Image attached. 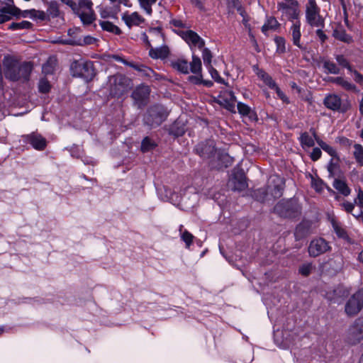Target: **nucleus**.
<instances>
[{
    "label": "nucleus",
    "instance_id": "1",
    "mask_svg": "<svg viewBox=\"0 0 363 363\" xmlns=\"http://www.w3.org/2000/svg\"><path fill=\"white\" fill-rule=\"evenodd\" d=\"M5 77L11 82L26 83L30 80L33 69V62L21 61L13 57L6 56L3 60Z\"/></svg>",
    "mask_w": 363,
    "mask_h": 363
},
{
    "label": "nucleus",
    "instance_id": "2",
    "mask_svg": "<svg viewBox=\"0 0 363 363\" xmlns=\"http://www.w3.org/2000/svg\"><path fill=\"white\" fill-rule=\"evenodd\" d=\"M170 111L164 105L155 104L149 106L143 115V122L150 128L159 127L169 116Z\"/></svg>",
    "mask_w": 363,
    "mask_h": 363
},
{
    "label": "nucleus",
    "instance_id": "3",
    "mask_svg": "<svg viewBox=\"0 0 363 363\" xmlns=\"http://www.w3.org/2000/svg\"><path fill=\"white\" fill-rule=\"evenodd\" d=\"M274 212L281 218H294L301 213V206L296 199L281 200L274 207Z\"/></svg>",
    "mask_w": 363,
    "mask_h": 363
},
{
    "label": "nucleus",
    "instance_id": "4",
    "mask_svg": "<svg viewBox=\"0 0 363 363\" xmlns=\"http://www.w3.org/2000/svg\"><path fill=\"white\" fill-rule=\"evenodd\" d=\"M71 69L74 76H77L85 79L86 82L91 81L96 72L91 61H74Z\"/></svg>",
    "mask_w": 363,
    "mask_h": 363
},
{
    "label": "nucleus",
    "instance_id": "5",
    "mask_svg": "<svg viewBox=\"0 0 363 363\" xmlns=\"http://www.w3.org/2000/svg\"><path fill=\"white\" fill-rule=\"evenodd\" d=\"M306 18L308 23L313 27H324V19L320 16V9L315 0H308L306 9Z\"/></svg>",
    "mask_w": 363,
    "mask_h": 363
},
{
    "label": "nucleus",
    "instance_id": "6",
    "mask_svg": "<svg viewBox=\"0 0 363 363\" xmlns=\"http://www.w3.org/2000/svg\"><path fill=\"white\" fill-rule=\"evenodd\" d=\"M363 308V289L357 290L347 301L345 306V313L354 316Z\"/></svg>",
    "mask_w": 363,
    "mask_h": 363
},
{
    "label": "nucleus",
    "instance_id": "7",
    "mask_svg": "<svg viewBox=\"0 0 363 363\" xmlns=\"http://www.w3.org/2000/svg\"><path fill=\"white\" fill-rule=\"evenodd\" d=\"M323 104L328 109L340 113L347 112L350 107L347 101H343L337 94L334 93L326 96Z\"/></svg>",
    "mask_w": 363,
    "mask_h": 363
},
{
    "label": "nucleus",
    "instance_id": "8",
    "mask_svg": "<svg viewBox=\"0 0 363 363\" xmlns=\"http://www.w3.org/2000/svg\"><path fill=\"white\" fill-rule=\"evenodd\" d=\"M332 247L325 239L323 238H313L309 243L308 252L311 257H317L331 250Z\"/></svg>",
    "mask_w": 363,
    "mask_h": 363
},
{
    "label": "nucleus",
    "instance_id": "9",
    "mask_svg": "<svg viewBox=\"0 0 363 363\" xmlns=\"http://www.w3.org/2000/svg\"><path fill=\"white\" fill-rule=\"evenodd\" d=\"M298 2L292 1L291 4L284 2H279L277 4V11L281 12V18L291 21L297 20L299 16V10L298 9Z\"/></svg>",
    "mask_w": 363,
    "mask_h": 363
},
{
    "label": "nucleus",
    "instance_id": "10",
    "mask_svg": "<svg viewBox=\"0 0 363 363\" xmlns=\"http://www.w3.org/2000/svg\"><path fill=\"white\" fill-rule=\"evenodd\" d=\"M108 85L111 91H127L130 88L131 80L122 74H116L108 77Z\"/></svg>",
    "mask_w": 363,
    "mask_h": 363
},
{
    "label": "nucleus",
    "instance_id": "11",
    "mask_svg": "<svg viewBox=\"0 0 363 363\" xmlns=\"http://www.w3.org/2000/svg\"><path fill=\"white\" fill-rule=\"evenodd\" d=\"M347 342L356 345L363 340V316L355 320L348 330Z\"/></svg>",
    "mask_w": 363,
    "mask_h": 363
},
{
    "label": "nucleus",
    "instance_id": "12",
    "mask_svg": "<svg viewBox=\"0 0 363 363\" xmlns=\"http://www.w3.org/2000/svg\"><path fill=\"white\" fill-rule=\"evenodd\" d=\"M213 101L231 113L236 112V98L233 95V92H219L217 96L213 97Z\"/></svg>",
    "mask_w": 363,
    "mask_h": 363
},
{
    "label": "nucleus",
    "instance_id": "13",
    "mask_svg": "<svg viewBox=\"0 0 363 363\" xmlns=\"http://www.w3.org/2000/svg\"><path fill=\"white\" fill-rule=\"evenodd\" d=\"M233 191H242L247 188L248 184L245 172L242 169L234 170L228 182Z\"/></svg>",
    "mask_w": 363,
    "mask_h": 363
},
{
    "label": "nucleus",
    "instance_id": "14",
    "mask_svg": "<svg viewBox=\"0 0 363 363\" xmlns=\"http://www.w3.org/2000/svg\"><path fill=\"white\" fill-rule=\"evenodd\" d=\"M196 153L203 159H209L215 155L216 144L213 140H206L199 143L194 149Z\"/></svg>",
    "mask_w": 363,
    "mask_h": 363
},
{
    "label": "nucleus",
    "instance_id": "15",
    "mask_svg": "<svg viewBox=\"0 0 363 363\" xmlns=\"http://www.w3.org/2000/svg\"><path fill=\"white\" fill-rule=\"evenodd\" d=\"M180 36L190 46L198 47L199 49L204 48L205 41L196 32L188 30L180 32Z\"/></svg>",
    "mask_w": 363,
    "mask_h": 363
},
{
    "label": "nucleus",
    "instance_id": "16",
    "mask_svg": "<svg viewBox=\"0 0 363 363\" xmlns=\"http://www.w3.org/2000/svg\"><path fill=\"white\" fill-rule=\"evenodd\" d=\"M23 138L26 143L30 144L37 150H43L47 146L46 139L39 133H32L23 135Z\"/></svg>",
    "mask_w": 363,
    "mask_h": 363
},
{
    "label": "nucleus",
    "instance_id": "17",
    "mask_svg": "<svg viewBox=\"0 0 363 363\" xmlns=\"http://www.w3.org/2000/svg\"><path fill=\"white\" fill-rule=\"evenodd\" d=\"M253 71L255 72L259 79L270 89L275 91H279L275 81L272 77L267 73L264 69H259L258 65H254L252 67Z\"/></svg>",
    "mask_w": 363,
    "mask_h": 363
},
{
    "label": "nucleus",
    "instance_id": "18",
    "mask_svg": "<svg viewBox=\"0 0 363 363\" xmlns=\"http://www.w3.org/2000/svg\"><path fill=\"white\" fill-rule=\"evenodd\" d=\"M22 92H0L4 98L6 99V101L4 102V107L6 106H20L23 104V99H20L22 97Z\"/></svg>",
    "mask_w": 363,
    "mask_h": 363
},
{
    "label": "nucleus",
    "instance_id": "19",
    "mask_svg": "<svg viewBox=\"0 0 363 363\" xmlns=\"http://www.w3.org/2000/svg\"><path fill=\"white\" fill-rule=\"evenodd\" d=\"M343 264V259L340 256H335L328 259L325 267L331 275H335L342 270Z\"/></svg>",
    "mask_w": 363,
    "mask_h": 363
},
{
    "label": "nucleus",
    "instance_id": "20",
    "mask_svg": "<svg viewBox=\"0 0 363 363\" xmlns=\"http://www.w3.org/2000/svg\"><path fill=\"white\" fill-rule=\"evenodd\" d=\"M312 222L310 220H302L296 227L294 232L296 240H300L311 233Z\"/></svg>",
    "mask_w": 363,
    "mask_h": 363
},
{
    "label": "nucleus",
    "instance_id": "21",
    "mask_svg": "<svg viewBox=\"0 0 363 363\" xmlns=\"http://www.w3.org/2000/svg\"><path fill=\"white\" fill-rule=\"evenodd\" d=\"M290 33L291 35V40L293 44L298 47L301 50H306V47L301 43V23L299 21L294 23L290 28Z\"/></svg>",
    "mask_w": 363,
    "mask_h": 363
},
{
    "label": "nucleus",
    "instance_id": "22",
    "mask_svg": "<svg viewBox=\"0 0 363 363\" xmlns=\"http://www.w3.org/2000/svg\"><path fill=\"white\" fill-rule=\"evenodd\" d=\"M273 185H267V188L269 189V195L276 199L280 198L283 195V191L284 189V182L277 178V181H273Z\"/></svg>",
    "mask_w": 363,
    "mask_h": 363
},
{
    "label": "nucleus",
    "instance_id": "23",
    "mask_svg": "<svg viewBox=\"0 0 363 363\" xmlns=\"http://www.w3.org/2000/svg\"><path fill=\"white\" fill-rule=\"evenodd\" d=\"M58 69L57 58L55 55L50 56L42 66V72L46 75H53Z\"/></svg>",
    "mask_w": 363,
    "mask_h": 363
},
{
    "label": "nucleus",
    "instance_id": "24",
    "mask_svg": "<svg viewBox=\"0 0 363 363\" xmlns=\"http://www.w3.org/2000/svg\"><path fill=\"white\" fill-rule=\"evenodd\" d=\"M122 20L130 28L133 26H139L145 21L138 12H133L131 14L124 13L122 16Z\"/></svg>",
    "mask_w": 363,
    "mask_h": 363
},
{
    "label": "nucleus",
    "instance_id": "25",
    "mask_svg": "<svg viewBox=\"0 0 363 363\" xmlns=\"http://www.w3.org/2000/svg\"><path fill=\"white\" fill-rule=\"evenodd\" d=\"M186 131L185 123L181 118H178L169 128L168 133L174 137L182 136Z\"/></svg>",
    "mask_w": 363,
    "mask_h": 363
},
{
    "label": "nucleus",
    "instance_id": "26",
    "mask_svg": "<svg viewBox=\"0 0 363 363\" xmlns=\"http://www.w3.org/2000/svg\"><path fill=\"white\" fill-rule=\"evenodd\" d=\"M150 92H132L131 97L138 108L145 106L150 99Z\"/></svg>",
    "mask_w": 363,
    "mask_h": 363
},
{
    "label": "nucleus",
    "instance_id": "27",
    "mask_svg": "<svg viewBox=\"0 0 363 363\" xmlns=\"http://www.w3.org/2000/svg\"><path fill=\"white\" fill-rule=\"evenodd\" d=\"M169 55V50L167 45H162L156 48L151 47L149 50V55L152 59H165Z\"/></svg>",
    "mask_w": 363,
    "mask_h": 363
},
{
    "label": "nucleus",
    "instance_id": "28",
    "mask_svg": "<svg viewBox=\"0 0 363 363\" xmlns=\"http://www.w3.org/2000/svg\"><path fill=\"white\" fill-rule=\"evenodd\" d=\"M237 108L238 113L242 116H247L251 121H255L257 119L256 113L247 105L242 102H238L237 104Z\"/></svg>",
    "mask_w": 363,
    "mask_h": 363
},
{
    "label": "nucleus",
    "instance_id": "29",
    "mask_svg": "<svg viewBox=\"0 0 363 363\" xmlns=\"http://www.w3.org/2000/svg\"><path fill=\"white\" fill-rule=\"evenodd\" d=\"M269 195L267 186L261 187L251 191V196L257 201L264 203Z\"/></svg>",
    "mask_w": 363,
    "mask_h": 363
},
{
    "label": "nucleus",
    "instance_id": "30",
    "mask_svg": "<svg viewBox=\"0 0 363 363\" xmlns=\"http://www.w3.org/2000/svg\"><path fill=\"white\" fill-rule=\"evenodd\" d=\"M333 37L344 43H350L352 41V37L348 35L342 27H337L333 30Z\"/></svg>",
    "mask_w": 363,
    "mask_h": 363
},
{
    "label": "nucleus",
    "instance_id": "31",
    "mask_svg": "<svg viewBox=\"0 0 363 363\" xmlns=\"http://www.w3.org/2000/svg\"><path fill=\"white\" fill-rule=\"evenodd\" d=\"M316 143L320 146V147L323 149L325 152H326L329 155H330L332 158H335L337 160V162L340 161V157L335 148L328 145L320 138H316Z\"/></svg>",
    "mask_w": 363,
    "mask_h": 363
},
{
    "label": "nucleus",
    "instance_id": "32",
    "mask_svg": "<svg viewBox=\"0 0 363 363\" xmlns=\"http://www.w3.org/2000/svg\"><path fill=\"white\" fill-rule=\"evenodd\" d=\"M333 187L345 196H348L351 192L346 182L340 179H335Z\"/></svg>",
    "mask_w": 363,
    "mask_h": 363
},
{
    "label": "nucleus",
    "instance_id": "33",
    "mask_svg": "<svg viewBox=\"0 0 363 363\" xmlns=\"http://www.w3.org/2000/svg\"><path fill=\"white\" fill-rule=\"evenodd\" d=\"M172 67L183 74L189 73V63L184 59H177L171 62Z\"/></svg>",
    "mask_w": 363,
    "mask_h": 363
},
{
    "label": "nucleus",
    "instance_id": "34",
    "mask_svg": "<svg viewBox=\"0 0 363 363\" xmlns=\"http://www.w3.org/2000/svg\"><path fill=\"white\" fill-rule=\"evenodd\" d=\"M189 69L192 73L195 74L201 73L202 64L199 57L195 55H192V60L189 65Z\"/></svg>",
    "mask_w": 363,
    "mask_h": 363
},
{
    "label": "nucleus",
    "instance_id": "35",
    "mask_svg": "<svg viewBox=\"0 0 363 363\" xmlns=\"http://www.w3.org/2000/svg\"><path fill=\"white\" fill-rule=\"evenodd\" d=\"M157 146L156 142L151 138L147 136L141 142L140 150L143 152H147L154 150Z\"/></svg>",
    "mask_w": 363,
    "mask_h": 363
},
{
    "label": "nucleus",
    "instance_id": "36",
    "mask_svg": "<svg viewBox=\"0 0 363 363\" xmlns=\"http://www.w3.org/2000/svg\"><path fill=\"white\" fill-rule=\"evenodd\" d=\"M100 26L104 30L114 33L116 35H120L122 33L121 30L117 26L108 21H100Z\"/></svg>",
    "mask_w": 363,
    "mask_h": 363
},
{
    "label": "nucleus",
    "instance_id": "37",
    "mask_svg": "<svg viewBox=\"0 0 363 363\" xmlns=\"http://www.w3.org/2000/svg\"><path fill=\"white\" fill-rule=\"evenodd\" d=\"M299 141L301 147L305 149L306 147H312L315 145L313 138L309 135L308 133L304 132L301 134Z\"/></svg>",
    "mask_w": 363,
    "mask_h": 363
},
{
    "label": "nucleus",
    "instance_id": "38",
    "mask_svg": "<svg viewBox=\"0 0 363 363\" xmlns=\"http://www.w3.org/2000/svg\"><path fill=\"white\" fill-rule=\"evenodd\" d=\"M76 13L79 16L84 24L89 25L95 20L94 13L92 10H89L87 11H79V13Z\"/></svg>",
    "mask_w": 363,
    "mask_h": 363
},
{
    "label": "nucleus",
    "instance_id": "39",
    "mask_svg": "<svg viewBox=\"0 0 363 363\" xmlns=\"http://www.w3.org/2000/svg\"><path fill=\"white\" fill-rule=\"evenodd\" d=\"M353 147L354 158L359 165L363 166V146L360 144L355 143L353 145Z\"/></svg>",
    "mask_w": 363,
    "mask_h": 363
},
{
    "label": "nucleus",
    "instance_id": "40",
    "mask_svg": "<svg viewBox=\"0 0 363 363\" xmlns=\"http://www.w3.org/2000/svg\"><path fill=\"white\" fill-rule=\"evenodd\" d=\"M96 42V38H94L90 35H87L83 38L82 42H81V41L76 42L75 40H65L63 42V43L67 44V45H92V44L95 43Z\"/></svg>",
    "mask_w": 363,
    "mask_h": 363
},
{
    "label": "nucleus",
    "instance_id": "41",
    "mask_svg": "<svg viewBox=\"0 0 363 363\" xmlns=\"http://www.w3.org/2000/svg\"><path fill=\"white\" fill-rule=\"evenodd\" d=\"M331 223L334 229V231L338 238L345 240L348 238L347 231L341 226L340 223L333 219Z\"/></svg>",
    "mask_w": 363,
    "mask_h": 363
},
{
    "label": "nucleus",
    "instance_id": "42",
    "mask_svg": "<svg viewBox=\"0 0 363 363\" xmlns=\"http://www.w3.org/2000/svg\"><path fill=\"white\" fill-rule=\"evenodd\" d=\"M330 81L339 86H340L342 88L349 91L352 90L354 88V86L352 85L351 83L345 80L343 77H332Z\"/></svg>",
    "mask_w": 363,
    "mask_h": 363
},
{
    "label": "nucleus",
    "instance_id": "43",
    "mask_svg": "<svg viewBox=\"0 0 363 363\" xmlns=\"http://www.w3.org/2000/svg\"><path fill=\"white\" fill-rule=\"evenodd\" d=\"M33 26V24L28 21H23L21 22H13L11 23L9 26V29L12 30H23V29H30Z\"/></svg>",
    "mask_w": 363,
    "mask_h": 363
},
{
    "label": "nucleus",
    "instance_id": "44",
    "mask_svg": "<svg viewBox=\"0 0 363 363\" xmlns=\"http://www.w3.org/2000/svg\"><path fill=\"white\" fill-rule=\"evenodd\" d=\"M60 10H59V5L57 1H52L50 2L48 10H47V15L48 18H56L59 16Z\"/></svg>",
    "mask_w": 363,
    "mask_h": 363
},
{
    "label": "nucleus",
    "instance_id": "45",
    "mask_svg": "<svg viewBox=\"0 0 363 363\" xmlns=\"http://www.w3.org/2000/svg\"><path fill=\"white\" fill-rule=\"evenodd\" d=\"M323 68L327 73L337 74L340 73V68L335 63L330 60H325L323 62Z\"/></svg>",
    "mask_w": 363,
    "mask_h": 363
},
{
    "label": "nucleus",
    "instance_id": "46",
    "mask_svg": "<svg viewBox=\"0 0 363 363\" xmlns=\"http://www.w3.org/2000/svg\"><path fill=\"white\" fill-rule=\"evenodd\" d=\"M315 269L314 265L311 263H304L301 264L298 268L299 273L303 277H308L312 271Z\"/></svg>",
    "mask_w": 363,
    "mask_h": 363
},
{
    "label": "nucleus",
    "instance_id": "47",
    "mask_svg": "<svg viewBox=\"0 0 363 363\" xmlns=\"http://www.w3.org/2000/svg\"><path fill=\"white\" fill-rule=\"evenodd\" d=\"M140 5L148 15L152 13V6L157 2V0H138Z\"/></svg>",
    "mask_w": 363,
    "mask_h": 363
},
{
    "label": "nucleus",
    "instance_id": "48",
    "mask_svg": "<svg viewBox=\"0 0 363 363\" xmlns=\"http://www.w3.org/2000/svg\"><path fill=\"white\" fill-rule=\"evenodd\" d=\"M202 58L203 60L204 65L208 67L212 66L213 54L208 48H203L202 50Z\"/></svg>",
    "mask_w": 363,
    "mask_h": 363
},
{
    "label": "nucleus",
    "instance_id": "49",
    "mask_svg": "<svg viewBox=\"0 0 363 363\" xmlns=\"http://www.w3.org/2000/svg\"><path fill=\"white\" fill-rule=\"evenodd\" d=\"M118 11L119 6H117L114 9H108L107 8L101 7L99 11L101 18H106L108 17H114Z\"/></svg>",
    "mask_w": 363,
    "mask_h": 363
},
{
    "label": "nucleus",
    "instance_id": "50",
    "mask_svg": "<svg viewBox=\"0 0 363 363\" xmlns=\"http://www.w3.org/2000/svg\"><path fill=\"white\" fill-rule=\"evenodd\" d=\"M274 42L277 45V52L279 53H284L286 52V40L281 36H276Z\"/></svg>",
    "mask_w": 363,
    "mask_h": 363
},
{
    "label": "nucleus",
    "instance_id": "51",
    "mask_svg": "<svg viewBox=\"0 0 363 363\" xmlns=\"http://www.w3.org/2000/svg\"><path fill=\"white\" fill-rule=\"evenodd\" d=\"M279 24L277 19L274 17H271L267 20V23L262 26V30L263 32L268 30H274L279 26Z\"/></svg>",
    "mask_w": 363,
    "mask_h": 363
},
{
    "label": "nucleus",
    "instance_id": "52",
    "mask_svg": "<svg viewBox=\"0 0 363 363\" xmlns=\"http://www.w3.org/2000/svg\"><path fill=\"white\" fill-rule=\"evenodd\" d=\"M52 89L50 81L45 77L40 78L38 83V91H50Z\"/></svg>",
    "mask_w": 363,
    "mask_h": 363
},
{
    "label": "nucleus",
    "instance_id": "53",
    "mask_svg": "<svg viewBox=\"0 0 363 363\" xmlns=\"http://www.w3.org/2000/svg\"><path fill=\"white\" fill-rule=\"evenodd\" d=\"M335 60L338 65L342 67L347 68L349 71L352 72V67L350 66L347 58L342 55H337L335 56Z\"/></svg>",
    "mask_w": 363,
    "mask_h": 363
},
{
    "label": "nucleus",
    "instance_id": "54",
    "mask_svg": "<svg viewBox=\"0 0 363 363\" xmlns=\"http://www.w3.org/2000/svg\"><path fill=\"white\" fill-rule=\"evenodd\" d=\"M339 162H337V160L334 157L331 158L330 160L327 169L330 177L335 176V170L339 167Z\"/></svg>",
    "mask_w": 363,
    "mask_h": 363
},
{
    "label": "nucleus",
    "instance_id": "55",
    "mask_svg": "<svg viewBox=\"0 0 363 363\" xmlns=\"http://www.w3.org/2000/svg\"><path fill=\"white\" fill-rule=\"evenodd\" d=\"M30 17L36 19H39L40 21H45L49 19L47 13L43 11H37L35 9H32L30 11Z\"/></svg>",
    "mask_w": 363,
    "mask_h": 363
},
{
    "label": "nucleus",
    "instance_id": "56",
    "mask_svg": "<svg viewBox=\"0 0 363 363\" xmlns=\"http://www.w3.org/2000/svg\"><path fill=\"white\" fill-rule=\"evenodd\" d=\"M182 240L186 243V247H189L191 245L194 239V235L189 231L185 230L183 233H181Z\"/></svg>",
    "mask_w": 363,
    "mask_h": 363
},
{
    "label": "nucleus",
    "instance_id": "57",
    "mask_svg": "<svg viewBox=\"0 0 363 363\" xmlns=\"http://www.w3.org/2000/svg\"><path fill=\"white\" fill-rule=\"evenodd\" d=\"M149 33L154 35L160 41H164V33H162V28L157 27V28H150L149 29Z\"/></svg>",
    "mask_w": 363,
    "mask_h": 363
},
{
    "label": "nucleus",
    "instance_id": "58",
    "mask_svg": "<svg viewBox=\"0 0 363 363\" xmlns=\"http://www.w3.org/2000/svg\"><path fill=\"white\" fill-rule=\"evenodd\" d=\"M334 295L335 296L345 298L349 295V291L345 288L344 286H339L333 291Z\"/></svg>",
    "mask_w": 363,
    "mask_h": 363
},
{
    "label": "nucleus",
    "instance_id": "59",
    "mask_svg": "<svg viewBox=\"0 0 363 363\" xmlns=\"http://www.w3.org/2000/svg\"><path fill=\"white\" fill-rule=\"evenodd\" d=\"M211 77L218 83L223 84V79L220 77L218 72L213 67L210 66L207 67Z\"/></svg>",
    "mask_w": 363,
    "mask_h": 363
},
{
    "label": "nucleus",
    "instance_id": "60",
    "mask_svg": "<svg viewBox=\"0 0 363 363\" xmlns=\"http://www.w3.org/2000/svg\"><path fill=\"white\" fill-rule=\"evenodd\" d=\"M108 58L110 60H114L117 62H122L123 64L128 65L131 67H134L135 69H137L136 66L134 65L133 63L128 62L124 58H123L121 56L118 55H108Z\"/></svg>",
    "mask_w": 363,
    "mask_h": 363
},
{
    "label": "nucleus",
    "instance_id": "61",
    "mask_svg": "<svg viewBox=\"0 0 363 363\" xmlns=\"http://www.w3.org/2000/svg\"><path fill=\"white\" fill-rule=\"evenodd\" d=\"M322 155V152L320 148L319 147H314L313 149L312 152L311 153L310 157L312 161H317L318 160Z\"/></svg>",
    "mask_w": 363,
    "mask_h": 363
},
{
    "label": "nucleus",
    "instance_id": "62",
    "mask_svg": "<svg viewBox=\"0 0 363 363\" xmlns=\"http://www.w3.org/2000/svg\"><path fill=\"white\" fill-rule=\"evenodd\" d=\"M77 6H79V11H81V9L84 8L86 9L87 11L92 10V2L89 0H81L77 4Z\"/></svg>",
    "mask_w": 363,
    "mask_h": 363
},
{
    "label": "nucleus",
    "instance_id": "63",
    "mask_svg": "<svg viewBox=\"0 0 363 363\" xmlns=\"http://www.w3.org/2000/svg\"><path fill=\"white\" fill-rule=\"evenodd\" d=\"M63 4L69 6L74 13H79V6L73 0H60Z\"/></svg>",
    "mask_w": 363,
    "mask_h": 363
},
{
    "label": "nucleus",
    "instance_id": "64",
    "mask_svg": "<svg viewBox=\"0 0 363 363\" xmlns=\"http://www.w3.org/2000/svg\"><path fill=\"white\" fill-rule=\"evenodd\" d=\"M219 159L224 161L225 167L230 166L233 162V158L228 154H222L220 155Z\"/></svg>",
    "mask_w": 363,
    "mask_h": 363
}]
</instances>
